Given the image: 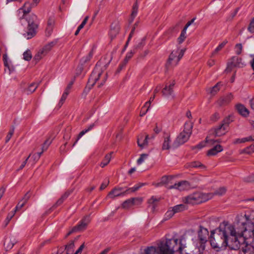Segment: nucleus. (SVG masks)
Returning a JSON list of instances; mask_svg holds the SVG:
<instances>
[{
	"label": "nucleus",
	"instance_id": "1",
	"mask_svg": "<svg viewBox=\"0 0 254 254\" xmlns=\"http://www.w3.org/2000/svg\"><path fill=\"white\" fill-rule=\"evenodd\" d=\"M210 243L216 252L224 250L228 247L230 249L238 250L240 248V241L238 240L236 230L232 225L225 222L219 227L211 231Z\"/></svg>",
	"mask_w": 254,
	"mask_h": 254
},
{
	"label": "nucleus",
	"instance_id": "2",
	"mask_svg": "<svg viewBox=\"0 0 254 254\" xmlns=\"http://www.w3.org/2000/svg\"><path fill=\"white\" fill-rule=\"evenodd\" d=\"M248 215L245 214L246 221L241 223L243 227V230L236 231L238 236V240L241 239L243 242H245V239L247 237L253 238V242L254 243V223L252 220L248 219Z\"/></svg>",
	"mask_w": 254,
	"mask_h": 254
},
{
	"label": "nucleus",
	"instance_id": "3",
	"mask_svg": "<svg viewBox=\"0 0 254 254\" xmlns=\"http://www.w3.org/2000/svg\"><path fill=\"white\" fill-rule=\"evenodd\" d=\"M26 14L25 16L22 15L20 19L25 18L28 23L27 31L23 34L27 39H30L34 37L37 33V29L38 27L37 16L32 13L28 15Z\"/></svg>",
	"mask_w": 254,
	"mask_h": 254
},
{
	"label": "nucleus",
	"instance_id": "4",
	"mask_svg": "<svg viewBox=\"0 0 254 254\" xmlns=\"http://www.w3.org/2000/svg\"><path fill=\"white\" fill-rule=\"evenodd\" d=\"M192 125L190 123H186L184 130L180 133L172 144L173 148H177L186 142L192 133Z\"/></svg>",
	"mask_w": 254,
	"mask_h": 254
},
{
	"label": "nucleus",
	"instance_id": "5",
	"mask_svg": "<svg viewBox=\"0 0 254 254\" xmlns=\"http://www.w3.org/2000/svg\"><path fill=\"white\" fill-rule=\"evenodd\" d=\"M177 239H166L158 243V249L161 254H174L178 245Z\"/></svg>",
	"mask_w": 254,
	"mask_h": 254
},
{
	"label": "nucleus",
	"instance_id": "6",
	"mask_svg": "<svg viewBox=\"0 0 254 254\" xmlns=\"http://www.w3.org/2000/svg\"><path fill=\"white\" fill-rule=\"evenodd\" d=\"M213 197L211 193H203L195 192L187 196L184 199L185 203L192 205L197 204L206 201Z\"/></svg>",
	"mask_w": 254,
	"mask_h": 254
},
{
	"label": "nucleus",
	"instance_id": "7",
	"mask_svg": "<svg viewBox=\"0 0 254 254\" xmlns=\"http://www.w3.org/2000/svg\"><path fill=\"white\" fill-rule=\"evenodd\" d=\"M143 185H144L143 183L137 184L132 188L126 189L123 192L119 191L118 190L115 188L109 193L108 196L113 198L117 196H123L126 194H128L138 190Z\"/></svg>",
	"mask_w": 254,
	"mask_h": 254
},
{
	"label": "nucleus",
	"instance_id": "8",
	"mask_svg": "<svg viewBox=\"0 0 254 254\" xmlns=\"http://www.w3.org/2000/svg\"><path fill=\"white\" fill-rule=\"evenodd\" d=\"M102 73V72L99 70L97 66L94 68L88 79L87 84L89 86L87 91H89L95 83L98 80Z\"/></svg>",
	"mask_w": 254,
	"mask_h": 254
},
{
	"label": "nucleus",
	"instance_id": "9",
	"mask_svg": "<svg viewBox=\"0 0 254 254\" xmlns=\"http://www.w3.org/2000/svg\"><path fill=\"white\" fill-rule=\"evenodd\" d=\"M233 121V117L232 115L228 116L226 117L223 121L222 124H221L215 130V135L216 136H219L222 134H224L225 132H222L221 129L225 131L226 128V127L228 126L231 122Z\"/></svg>",
	"mask_w": 254,
	"mask_h": 254
},
{
	"label": "nucleus",
	"instance_id": "10",
	"mask_svg": "<svg viewBox=\"0 0 254 254\" xmlns=\"http://www.w3.org/2000/svg\"><path fill=\"white\" fill-rule=\"evenodd\" d=\"M208 237V231L207 229L200 226V230L198 233V238L200 243V247L202 249V251L205 248L204 244L207 241Z\"/></svg>",
	"mask_w": 254,
	"mask_h": 254
},
{
	"label": "nucleus",
	"instance_id": "11",
	"mask_svg": "<svg viewBox=\"0 0 254 254\" xmlns=\"http://www.w3.org/2000/svg\"><path fill=\"white\" fill-rule=\"evenodd\" d=\"M40 1V0H33L32 2L26 1L24 5L18 9V12H20L22 11L23 16H25L26 14H28L31 11L32 7H36Z\"/></svg>",
	"mask_w": 254,
	"mask_h": 254
},
{
	"label": "nucleus",
	"instance_id": "12",
	"mask_svg": "<svg viewBox=\"0 0 254 254\" xmlns=\"http://www.w3.org/2000/svg\"><path fill=\"white\" fill-rule=\"evenodd\" d=\"M90 218L89 215L85 216L79 222V223L75 226L74 228L77 232H81L84 231L88 224L90 222Z\"/></svg>",
	"mask_w": 254,
	"mask_h": 254
},
{
	"label": "nucleus",
	"instance_id": "13",
	"mask_svg": "<svg viewBox=\"0 0 254 254\" xmlns=\"http://www.w3.org/2000/svg\"><path fill=\"white\" fill-rule=\"evenodd\" d=\"M142 199L139 197H133L125 200L122 204L123 208L128 209L134 205H138L141 203Z\"/></svg>",
	"mask_w": 254,
	"mask_h": 254
},
{
	"label": "nucleus",
	"instance_id": "14",
	"mask_svg": "<svg viewBox=\"0 0 254 254\" xmlns=\"http://www.w3.org/2000/svg\"><path fill=\"white\" fill-rule=\"evenodd\" d=\"M190 187V183L187 181H181L178 183H176L174 185L170 186L167 188L168 189H177L180 190H188Z\"/></svg>",
	"mask_w": 254,
	"mask_h": 254
},
{
	"label": "nucleus",
	"instance_id": "15",
	"mask_svg": "<svg viewBox=\"0 0 254 254\" xmlns=\"http://www.w3.org/2000/svg\"><path fill=\"white\" fill-rule=\"evenodd\" d=\"M241 59H239L238 57H233L231 61L227 64V67L226 69V71L227 72H230L234 67L237 66L239 65L240 63Z\"/></svg>",
	"mask_w": 254,
	"mask_h": 254
},
{
	"label": "nucleus",
	"instance_id": "16",
	"mask_svg": "<svg viewBox=\"0 0 254 254\" xmlns=\"http://www.w3.org/2000/svg\"><path fill=\"white\" fill-rule=\"evenodd\" d=\"M120 31V25L118 22H113L110 26V36L111 39L114 38L119 33Z\"/></svg>",
	"mask_w": 254,
	"mask_h": 254
},
{
	"label": "nucleus",
	"instance_id": "17",
	"mask_svg": "<svg viewBox=\"0 0 254 254\" xmlns=\"http://www.w3.org/2000/svg\"><path fill=\"white\" fill-rule=\"evenodd\" d=\"M238 250H240V254H253V250L251 246L247 244H245L244 243L240 244V248Z\"/></svg>",
	"mask_w": 254,
	"mask_h": 254
},
{
	"label": "nucleus",
	"instance_id": "18",
	"mask_svg": "<svg viewBox=\"0 0 254 254\" xmlns=\"http://www.w3.org/2000/svg\"><path fill=\"white\" fill-rule=\"evenodd\" d=\"M233 99V95L231 93L221 97L218 102L220 106H224L229 104Z\"/></svg>",
	"mask_w": 254,
	"mask_h": 254
},
{
	"label": "nucleus",
	"instance_id": "19",
	"mask_svg": "<svg viewBox=\"0 0 254 254\" xmlns=\"http://www.w3.org/2000/svg\"><path fill=\"white\" fill-rule=\"evenodd\" d=\"M16 243L17 241L14 237L6 238L4 242V246L6 250L8 251L11 249Z\"/></svg>",
	"mask_w": 254,
	"mask_h": 254
},
{
	"label": "nucleus",
	"instance_id": "20",
	"mask_svg": "<svg viewBox=\"0 0 254 254\" xmlns=\"http://www.w3.org/2000/svg\"><path fill=\"white\" fill-rule=\"evenodd\" d=\"M237 112L242 116L246 117L249 115V111L244 105L238 104L235 106Z\"/></svg>",
	"mask_w": 254,
	"mask_h": 254
},
{
	"label": "nucleus",
	"instance_id": "21",
	"mask_svg": "<svg viewBox=\"0 0 254 254\" xmlns=\"http://www.w3.org/2000/svg\"><path fill=\"white\" fill-rule=\"evenodd\" d=\"M175 84V81L169 85H166L165 87L163 88L162 93L164 96H168L171 95L173 92V87Z\"/></svg>",
	"mask_w": 254,
	"mask_h": 254
},
{
	"label": "nucleus",
	"instance_id": "22",
	"mask_svg": "<svg viewBox=\"0 0 254 254\" xmlns=\"http://www.w3.org/2000/svg\"><path fill=\"white\" fill-rule=\"evenodd\" d=\"M142 254H161L160 250L158 249V244H157V247L154 246L146 247L144 249L143 253Z\"/></svg>",
	"mask_w": 254,
	"mask_h": 254
},
{
	"label": "nucleus",
	"instance_id": "23",
	"mask_svg": "<svg viewBox=\"0 0 254 254\" xmlns=\"http://www.w3.org/2000/svg\"><path fill=\"white\" fill-rule=\"evenodd\" d=\"M178 50H174L172 52L171 54L169 56V59L168 60L167 63L166 64V66H168L170 64H173L175 65V61L178 57Z\"/></svg>",
	"mask_w": 254,
	"mask_h": 254
},
{
	"label": "nucleus",
	"instance_id": "24",
	"mask_svg": "<svg viewBox=\"0 0 254 254\" xmlns=\"http://www.w3.org/2000/svg\"><path fill=\"white\" fill-rule=\"evenodd\" d=\"M222 150V146L219 144H217L207 151V155L214 156L216 155L218 153L221 152Z\"/></svg>",
	"mask_w": 254,
	"mask_h": 254
},
{
	"label": "nucleus",
	"instance_id": "25",
	"mask_svg": "<svg viewBox=\"0 0 254 254\" xmlns=\"http://www.w3.org/2000/svg\"><path fill=\"white\" fill-rule=\"evenodd\" d=\"M186 168H199L201 169H205L206 167L201 163L199 161H193L189 163H187L186 165Z\"/></svg>",
	"mask_w": 254,
	"mask_h": 254
},
{
	"label": "nucleus",
	"instance_id": "26",
	"mask_svg": "<svg viewBox=\"0 0 254 254\" xmlns=\"http://www.w3.org/2000/svg\"><path fill=\"white\" fill-rule=\"evenodd\" d=\"M74 240H72L68 244L64 246V250L66 252V254H71L74 251L75 247Z\"/></svg>",
	"mask_w": 254,
	"mask_h": 254
},
{
	"label": "nucleus",
	"instance_id": "27",
	"mask_svg": "<svg viewBox=\"0 0 254 254\" xmlns=\"http://www.w3.org/2000/svg\"><path fill=\"white\" fill-rule=\"evenodd\" d=\"M58 41L57 40H54L52 41L47 45H46L42 50V51L46 55L51 49L52 48L57 44Z\"/></svg>",
	"mask_w": 254,
	"mask_h": 254
},
{
	"label": "nucleus",
	"instance_id": "28",
	"mask_svg": "<svg viewBox=\"0 0 254 254\" xmlns=\"http://www.w3.org/2000/svg\"><path fill=\"white\" fill-rule=\"evenodd\" d=\"M94 127V124H92L91 125H90L89 127L86 128V129H85L83 130H82L78 135L77 137V138L76 139L75 141H74V142L73 143V145H72V146H74L75 144L77 142L78 140L84 134H85L86 132H87L88 131H89V130H91L93 127Z\"/></svg>",
	"mask_w": 254,
	"mask_h": 254
},
{
	"label": "nucleus",
	"instance_id": "29",
	"mask_svg": "<svg viewBox=\"0 0 254 254\" xmlns=\"http://www.w3.org/2000/svg\"><path fill=\"white\" fill-rule=\"evenodd\" d=\"M52 140L50 139V138H48L46 139L42 146V151L41 152L37 153L36 154V156L37 157V159H39V158L40 157L41 154L43 153V151L45 150H46L48 147V146L50 145V144L52 143Z\"/></svg>",
	"mask_w": 254,
	"mask_h": 254
},
{
	"label": "nucleus",
	"instance_id": "30",
	"mask_svg": "<svg viewBox=\"0 0 254 254\" xmlns=\"http://www.w3.org/2000/svg\"><path fill=\"white\" fill-rule=\"evenodd\" d=\"M171 138L170 135L164 137V140L162 144V150H169L171 148Z\"/></svg>",
	"mask_w": 254,
	"mask_h": 254
},
{
	"label": "nucleus",
	"instance_id": "31",
	"mask_svg": "<svg viewBox=\"0 0 254 254\" xmlns=\"http://www.w3.org/2000/svg\"><path fill=\"white\" fill-rule=\"evenodd\" d=\"M170 209H172L175 214L182 212L187 209L186 205L183 204L175 205L173 207H171Z\"/></svg>",
	"mask_w": 254,
	"mask_h": 254
},
{
	"label": "nucleus",
	"instance_id": "32",
	"mask_svg": "<svg viewBox=\"0 0 254 254\" xmlns=\"http://www.w3.org/2000/svg\"><path fill=\"white\" fill-rule=\"evenodd\" d=\"M93 55V49H92L88 54L83 57L80 60V62L83 64H85L86 63L89 62L91 58H92Z\"/></svg>",
	"mask_w": 254,
	"mask_h": 254
},
{
	"label": "nucleus",
	"instance_id": "33",
	"mask_svg": "<svg viewBox=\"0 0 254 254\" xmlns=\"http://www.w3.org/2000/svg\"><path fill=\"white\" fill-rule=\"evenodd\" d=\"M112 154V152H111L110 153L107 154L105 156L104 159L103 161L101 162L100 166L103 168L106 165H108V164L110 162L111 158V155Z\"/></svg>",
	"mask_w": 254,
	"mask_h": 254
},
{
	"label": "nucleus",
	"instance_id": "34",
	"mask_svg": "<svg viewBox=\"0 0 254 254\" xmlns=\"http://www.w3.org/2000/svg\"><path fill=\"white\" fill-rule=\"evenodd\" d=\"M226 190V188L224 187H222L216 190L213 193H211L213 195V196L214 195L221 196L225 194Z\"/></svg>",
	"mask_w": 254,
	"mask_h": 254
},
{
	"label": "nucleus",
	"instance_id": "35",
	"mask_svg": "<svg viewBox=\"0 0 254 254\" xmlns=\"http://www.w3.org/2000/svg\"><path fill=\"white\" fill-rule=\"evenodd\" d=\"M148 135H146L144 139H143L142 137L138 138L137 139L138 145L140 146L141 148H143L144 145H147L148 143L147 140L148 139Z\"/></svg>",
	"mask_w": 254,
	"mask_h": 254
},
{
	"label": "nucleus",
	"instance_id": "36",
	"mask_svg": "<svg viewBox=\"0 0 254 254\" xmlns=\"http://www.w3.org/2000/svg\"><path fill=\"white\" fill-rule=\"evenodd\" d=\"M138 3H137V1L136 0L135 2L134 3V4L132 6V13L131 14V22L133 20L134 18L136 15V14L137 13V11H138Z\"/></svg>",
	"mask_w": 254,
	"mask_h": 254
},
{
	"label": "nucleus",
	"instance_id": "37",
	"mask_svg": "<svg viewBox=\"0 0 254 254\" xmlns=\"http://www.w3.org/2000/svg\"><path fill=\"white\" fill-rule=\"evenodd\" d=\"M178 244L179 243V246L177 249H175V252H178L180 253V254H182V252L183 249H184L186 247V246L185 244H184L183 243L182 239H180L179 241L178 239Z\"/></svg>",
	"mask_w": 254,
	"mask_h": 254
},
{
	"label": "nucleus",
	"instance_id": "38",
	"mask_svg": "<svg viewBox=\"0 0 254 254\" xmlns=\"http://www.w3.org/2000/svg\"><path fill=\"white\" fill-rule=\"evenodd\" d=\"M186 30H187V29H186L185 28H184V29H183V30L181 32L180 36L178 38V42L179 44L182 43L185 40V39L186 38Z\"/></svg>",
	"mask_w": 254,
	"mask_h": 254
},
{
	"label": "nucleus",
	"instance_id": "39",
	"mask_svg": "<svg viewBox=\"0 0 254 254\" xmlns=\"http://www.w3.org/2000/svg\"><path fill=\"white\" fill-rule=\"evenodd\" d=\"M14 215H15L14 212H13L12 211L8 214L5 220L4 221V224H3L4 228L6 227V226L8 225L9 221L12 219V218L14 216Z\"/></svg>",
	"mask_w": 254,
	"mask_h": 254
},
{
	"label": "nucleus",
	"instance_id": "40",
	"mask_svg": "<svg viewBox=\"0 0 254 254\" xmlns=\"http://www.w3.org/2000/svg\"><path fill=\"white\" fill-rule=\"evenodd\" d=\"M23 59L26 61H29L31 60L32 56L30 50H27L25 52H24L23 54Z\"/></svg>",
	"mask_w": 254,
	"mask_h": 254
},
{
	"label": "nucleus",
	"instance_id": "41",
	"mask_svg": "<svg viewBox=\"0 0 254 254\" xmlns=\"http://www.w3.org/2000/svg\"><path fill=\"white\" fill-rule=\"evenodd\" d=\"M175 214L174 212L173 211L172 209H169L165 213L164 216V220L165 221L169 220L171 218L173 215Z\"/></svg>",
	"mask_w": 254,
	"mask_h": 254
},
{
	"label": "nucleus",
	"instance_id": "42",
	"mask_svg": "<svg viewBox=\"0 0 254 254\" xmlns=\"http://www.w3.org/2000/svg\"><path fill=\"white\" fill-rule=\"evenodd\" d=\"M221 84V82H218L213 87L211 88L210 93L212 95H215L217 92L220 90L219 86Z\"/></svg>",
	"mask_w": 254,
	"mask_h": 254
},
{
	"label": "nucleus",
	"instance_id": "43",
	"mask_svg": "<svg viewBox=\"0 0 254 254\" xmlns=\"http://www.w3.org/2000/svg\"><path fill=\"white\" fill-rule=\"evenodd\" d=\"M227 43L228 41L226 40H224L222 43L219 44L218 46L215 49L214 52L212 53V55H214L215 54H216L217 52L220 51Z\"/></svg>",
	"mask_w": 254,
	"mask_h": 254
},
{
	"label": "nucleus",
	"instance_id": "44",
	"mask_svg": "<svg viewBox=\"0 0 254 254\" xmlns=\"http://www.w3.org/2000/svg\"><path fill=\"white\" fill-rule=\"evenodd\" d=\"M45 55V53L42 51L40 50L37 54H36L34 57V60L36 61V63L39 61L43 56Z\"/></svg>",
	"mask_w": 254,
	"mask_h": 254
},
{
	"label": "nucleus",
	"instance_id": "45",
	"mask_svg": "<svg viewBox=\"0 0 254 254\" xmlns=\"http://www.w3.org/2000/svg\"><path fill=\"white\" fill-rule=\"evenodd\" d=\"M85 67V64H81L80 62L76 69V76L79 75L83 71Z\"/></svg>",
	"mask_w": 254,
	"mask_h": 254
},
{
	"label": "nucleus",
	"instance_id": "46",
	"mask_svg": "<svg viewBox=\"0 0 254 254\" xmlns=\"http://www.w3.org/2000/svg\"><path fill=\"white\" fill-rule=\"evenodd\" d=\"M37 87L38 85H36L35 83H31L27 89V94L32 93L34 92Z\"/></svg>",
	"mask_w": 254,
	"mask_h": 254
},
{
	"label": "nucleus",
	"instance_id": "47",
	"mask_svg": "<svg viewBox=\"0 0 254 254\" xmlns=\"http://www.w3.org/2000/svg\"><path fill=\"white\" fill-rule=\"evenodd\" d=\"M63 201L60 198L56 203L52 207H51L47 212V214L50 213L54 208H56L57 206H60L63 203Z\"/></svg>",
	"mask_w": 254,
	"mask_h": 254
},
{
	"label": "nucleus",
	"instance_id": "48",
	"mask_svg": "<svg viewBox=\"0 0 254 254\" xmlns=\"http://www.w3.org/2000/svg\"><path fill=\"white\" fill-rule=\"evenodd\" d=\"M134 53V50H131L130 52L127 53L123 63H124L125 64H127L128 61L132 58Z\"/></svg>",
	"mask_w": 254,
	"mask_h": 254
},
{
	"label": "nucleus",
	"instance_id": "49",
	"mask_svg": "<svg viewBox=\"0 0 254 254\" xmlns=\"http://www.w3.org/2000/svg\"><path fill=\"white\" fill-rule=\"evenodd\" d=\"M145 37L141 39V42H139L137 45L134 46L133 50H134L135 53L136 52V51L137 49H140L143 47V46L145 45Z\"/></svg>",
	"mask_w": 254,
	"mask_h": 254
},
{
	"label": "nucleus",
	"instance_id": "50",
	"mask_svg": "<svg viewBox=\"0 0 254 254\" xmlns=\"http://www.w3.org/2000/svg\"><path fill=\"white\" fill-rule=\"evenodd\" d=\"M172 179V177L168 176H164L161 178V184L163 185H166L169 183V180Z\"/></svg>",
	"mask_w": 254,
	"mask_h": 254
},
{
	"label": "nucleus",
	"instance_id": "51",
	"mask_svg": "<svg viewBox=\"0 0 254 254\" xmlns=\"http://www.w3.org/2000/svg\"><path fill=\"white\" fill-rule=\"evenodd\" d=\"M31 194H32V193L30 192V191H27L25 193V194L24 195V196H23L22 199L21 200V201H22V202H24V203L26 204V203L27 202V201L30 198Z\"/></svg>",
	"mask_w": 254,
	"mask_h": 254
},
{
	"label": "nucleus",
	"instance_id": "52",
	"mask_svg": "<svg viewBox=\"0 0 254 254\" xmlns=\"http://www.w3.org/2000/svg\"><path fill=\"white\" fill-rule=\"evenodd\" d=\"M159 200H160V198H157L155 196H152L151 197V198H150L148 200V202L149 204H152L153 205V208L154 209L155 208V203L156 202L159 201Z\"/></svg>",
	"mask_w": 254,
	"mask_h": 254
},
{
	"label": "nucleus",
	"instance_id": "53",
	"mask_svg": "<svg viewBox=\"0 0 254 254\" xmlns=\"http://www.w3.org/2000/svg\"><path fill=\"white\" fill-rule=\"evenodd\" d=\"M148 156V154L144 153V154H141L140 157L138 159V160L137 161V164L138 165L141 164L144 161V160L147 158Z\"/></svg>",
	"mask_w": 254,
	"mask_h": 254
},
{
	"label": "nucleus",
	"instance_id": "54",
	"mask_svg": "<svg viewBox=\"0 0 254 254\" xmlns=\"http://www.w3.org/2000/svg\"><path fill=\"white\" fill-rule=\"evenodd\" d=\"M243 153L251 154L252 152H254V144L251 145L249 147L245 148L243 150Z\"/></svg>",
	"mask_w": 254,
	"mask_h": 254
},
{
	"label": "nucleus",
	"instance_id": "55",
	"mask_svg": "<svg viewBox=\"0 0 254 254\" xmlns=\"http://www.w3.org/2000/svg\"><path fill=\"white\" fill-rule=\"evenodd\" d=\"M236 54L238 55H240L242 53L243 46L242 44H237L235 45Z\"/></svg>",
	"mask_w": 254,
	"mask_h": 254
},
{
	"label": "nucleus",
	"instance_id": "56",
	"mask_svg": "<svg viewBox=\"0 0 254 254\" xmlns=\"http://www.w3.org/2000/svg\"><path fill=\"white\" fill-rule=\"evenodd\" d=\"M135 27L133 26V27L131 29V31L129 35V36L128 37V39L126 43V45L125 46V47H124V51L125 50L126 48H127V46L128 44V43L130 41V40L131 39L132 35H133L134 34V30H135Z\"/></svg>",
	"mask_w": 254,
	"mask_h": 254
},
{
	"label": "nucleus",
	"instance_id": "57",
	"mask_svg": "<svg viewBox=\"0 0 254 254\" xmlns=\"http://www.w3.org/2000/svg\"><path fill=\"white\" fill-rule=\"evenodd\" d=\"M244 181L248 183L254 182V174H251L244 178Z\"/></svg>",
	"mask_w": 254,
	"mask_h": 254
},
{
	"label": "nucleus",
	"instance_id": "58",
	"mask_svg": "<svg viewBox=\"0 0 254 254\" xmlns=\"http://www.w3.org/2000/svg\"><path fill=\"white\" fill-rule=\"evenodd\" d=\"M67 95H66V93H63V95H62V96L61 98V100H60V102L59 103V107H61L64 102V101L66 100L67 97Z\"/></svg>",
	"mask_w": 254,
	"mask_h": 254
},
{
	"label": "nucleus",
	"instance_id": "59",
	"mask_svg": "<svg viewBox=\"0 0 254 254\" xmlns=\"http://www.w3.org/2000/svg\"><path fill=\"white\" fill-rule=\"evenodd\" d=\"M248 30L251 32H254V17L251 20L248 27Z\"/></svg>",
	"mask_w": 254,
	"mask_h": 254
},
{
	"label": "nucleus",
	"instance_id": "60",
	"mask_svg": "<svg viewBox=\"0 0 254 254\" xmlns=\"http://www.w3.org/2000/svg\"><path fill=\"white\" fill-rule=\"evenodd\" d=\"M24 202H22V201H19L17 205L16 206L14 210L13 211L14 212V214L15 213L16 211L21 209L22 207H23L25 205Z\"/></svg>",
	"mask_w": 254,
	"mask_h": 254
},
{
	"label": "nucleus",
	"instance_id": "61",
	"mask_svg": "<svg viewBox=\"0 0 254 254\" xmlns=\"http://www.w3.org/2000/svg\"><path fill=\"white\" fill-rule=\"evenodd\" d=\"M219 114L217 112H216L211 116L210 120L213 122H216L219 119Z\"/></svg>",
	"mask_w": 254,
	"mask_h": 254
},
{
	"label": "nucleus",
	"instance_id": "62",
	"mask_svg": "<svg viewBox=\"0 0 254 254\" xmlns=\"http://www.w3.org/2000/svg\"><path fill=\"white\" fill-rule=\"evenodd\" d=\"M71 191L67 190L60 197V198L64 201L69 195V194L71 193Z\"/></svg>",
	"mask_w": 254,
	"mask_h": 254
},
{
	"label": "nucleus",
	"instance_id": "63",
	"mask_svg": "<svg viewBox=\"0 0 254 254\" xmlns=\"http://www.w3.org/2000/svg\"><path fill=\"white\" fill-rule=\"evenodd\" d=\"M205 143H206L205 141V142L201 141L197 145L192 147V149H194L195 148H198V149H200L205 146Z\"/></svg>",
	"mask_w": 254,
	"mask_h": 254
},
{
	"label": "nucleus",
	"instance_id": "64",
	"mask_svg": "<svg viewBox=\"0 0 254 254\" xmlns=\"http://www.w3.org/2000/svg\"><path fill=\"white\" fill-rule=\"evenodd\" d=\"M149 108H150L149 107V105H148V106L147 109H146L144 107H142L141 109L140 112V117H142V116H144L146 114L147 111H148Z\"/></svg>",
	"mask_w": 254,
	"mask_h": 254
}]
</instances>
